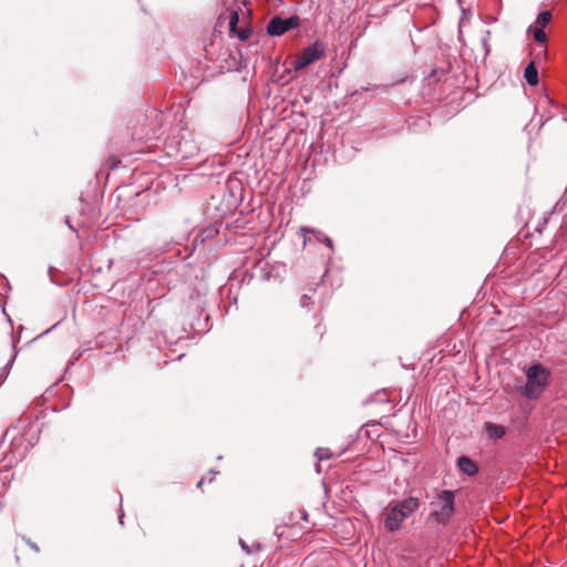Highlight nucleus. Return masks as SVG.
<instances>
[{
  "instance_id": "obj_4",
  "label": "nucleus",
  "mask_w": 567,
  "mask_h": 567,
  "mask_svg": "<svg viewBox=\"0 0 567 567\" xmlns=\"http://www.w3.org/2000/svg\"><path fill=\"white\" fill-rule=\"evenodd\" d=\"M420 506L416 497H406L393 505L384 518V527L388 532H396L401 524L410 517Z\"/></svg>"
},
{
  "instance_id": "obj_16",
  "label": "nucleus",
  "mask_w": 567,
  "mask_h": 567,
  "mask_svg": "<svg viewBox=\"0 0 567 567\" xmlns=\"http://www.w3.org/2000/svg\"><path fill=\"white\" fill-rule=\"evenodd\" d=\"M549 216H550V214H549L548 216H544V217H543L542 223H539V224L536 226L535 230H536L537 233H539V234H542V233H543V229L546 227V225H547V223H548V217H549Z\"/></svg>"
},
{
  "instance_id": "obj_5",
  "label": "nucleus",
  "mask_w": 567,
  "mask_h": 567,
  "mask_svg": "<svg viewBox=\"0 0 567 567\" xmlns=\"http://www.w3.org/2000/svg\"><path fill=\"white\" fill-rule=\"evenodd\" d=\"M299 24L300 19L298 16H291L286 19L275 16L267 23V33L271 37H279L289 30L298 28Z\"/></svg>"
},
{
  "instance_id": "obj_2",
  "label": "nucleus",
  "mask_w": 567,
  "mask_h": 567,
  "mask_svg": "<svg viewBox=\"0 0 567 567\" xmlns=\"http://www.w3.org/2000/svg\"><path fill=\"white\" fill-rule=\"evenodd\" d=\"M550 372L540 364H532L526 370V383L520 388V393L529 400L538 399L548 385Z\"/></svg>"
},
{
  "instance_id": "obj_12",
  "label": "nucleus",
  "mask_w": 567,
  "mask_h": 567,
  "mask_svg": "<svg viewBox=\"0 0 567 567\" xmlns=\"http://www.w3.org/2000/svg\"><path fill=\"white\" fill-rule=\"evenodd\" d=\"M544 28H536L535 31H534V39L539 42L540 44H544L547 40V35L545 33V31L543 30Z\"/></svg>"
},
{
  "instance_id": "obj_3",
  "label": "nucleus",
  "mask_w": 567,
  "mask_h": 567,
  "mask_svg": "<svg viewBox=\"0 0 567 567\" xmlns=\"http://www.w3.org/2000/svg\"><path fill=\"white\" fill-rule=\"evenodd\" d=\"M431 506L432 512L429 517L440 525H447L455 512V492L450 489L437 492Z\"/></svg>"
},
{
  "instance_id": "obj_18",
  "label": "nucleus",
  "mask_w": 567,
  "mask_h": 567,
  "mask_svg": "<svg viewBox=\"0 0 567 567\" xmlns=\"http://www.w3.org/2000/svg\"><path fill=\"white\" fill-rule=\"evenodd\" d=\"M25 540V543L37 553H39V547L35 543L31 542L30 539H27V538H23Z\"/></svg>"
},
{
  "instance_id": "obj_22",
  "label": "nucleus",
  "mask_w": 567,
  "mask_h": 567,
  "mask_svg": "<svg viewBox=\"0 0 567 567\" xmlns=\"http://www.w3.org/2000/svg\"><path fill=\"white\" fill-rule=\"evenodd\" d=\"M317 455H318V457H319L320 460H324V458H328V457H329L328 455H326V453H322V455H321V454H319V452H318V453H317Z\"/></svg>"
},
{
  "instance_id": "obj_15",
  "label": "nucleus",
  "mask_w": 567,
  "mask_h": 567,
  "mask_svg": "<svg viewBox=\"0 0 567 567\" xmlns=\"http://www.w3.org/2000/svg\"><path fill=\"white\" fill-rule=\"evenodd\" d=\"M300 233L301 235L303 236V243L306 244L307 240H308V234H317V231L315 229H310L308 227H300ZM319 235H321L319 231H318Z\"/></svg>"
},
{
  "instance_id": "obj_14",
  "label": "nucleus",
  "mask_w": 567,
  "mask_h": 567,
  "mask_svg": "<svg viewBox=\"0 0 567 567\" xmlns=\"http://www.w3.org/2000/svg\"><path fill=\"white\" fill-rule=\"evenodd\" d=\"M238 20H239V17H238V13L236 11H233L230 13V18H229V28L231 31L235 30L237 23H238Z\"/></svg>"
},
{
  "instance_id": "obj_1",
  "label": "nucleus",
  "mask_w": 567,
  "mask_h": 567,
  "mask_svg": "<svg viewBox=\"0 0 567 567\" xmlns=\"http://www.w3.org/2000/svg\"><path fill=\"white\" fill-rule=\"evenodd\" d=\"M0 450L10 463L18 462L25 457L29 443L25 441L20 420H17L16 423L11 424L6 430L0 442Z\"/></svg>"
},
{
  "instance_id": "obj_9",
  "label": "nucleus",
  "mask_w": 567,
  "mask_h": 567,
  "mask_svg": "<svg viewBox=\"0 0 567 567\" xmlns=\"http://www.w3.org/2000/svg\"><path fill=\"white\" fill-rule=\"evenodd\" d=\"M524 78L529 85H536L538 83V71L534 61L528 63L525 68Z\"/></svg>"
},
{
  "instance_id": "obj_24",
  "label": "nucleus",
  "mask_w": 567,
  "mask_h": 567,
  "mask_svg": "<svg viewBox=\"0 0 567 567\" xmlns=\"http://www.w3.org/2000/svg\"><path fill=\"white\" fill-rule=\"evenodd\" d=\"M540 53H542V54H545V53H546V49H545V47H542Z\"/></svg>"
},
{
  "instance_id": "obj_6",
  "label": "nucleus",
  "mask_w": 567,
  "mask_h": 567,
  "mask_svg": "<svg viewBox=\"0 0 567 567\" xmlns=\"http://www.w3.org/2000/svg\"><path fill=\"white\" fill-rule=\"evenodd\" d=\"M324 54V45L320 42H315L307 47L301 54L295 60V70H302L309 64L320 60Z\"/></svg>"
},
{
  "instance_id": "obj_20",
  "label": "nucleus",
  "mask_w": 567,
  "mask_h": 567,
  "mask_svg": "<svg viewBox=\"0 0 567 567\" xmlns=\"http://www.w3.org/2000/svg\"><path fill=\"white\" fill-rule=\"evenodd\" d=\"M7 375H8V371H7V367H4L2 370V373L0 375V385L2 384V382L7 378Z\"/></svg>"
},
{
  "instance_id": "obj_13",
  "label": "nucleus",
  "mask_w": 567,
  "mask_h": 567,
  "mask_svg": "<svg viewBox=\"0 0 567 567\" xmlns=\"http://www.w3.org/2000/svg\"><path fill=\"white\" fill-rule=\"evenodd\" d=\"M239 545H240L241 549L244 551H246L247 554H251V553L260 549V545L259 544L252 545L250 547L243 539H239Z\"/></svg>"
},
{
  "instance_id": "obj_10",
  "label": "nucleus",
  "mask_w": 567,
  "mask_h": 567,
  "mask_svg": "<svg viewBox=\"0 0 567 567\" xmlns=\"http://www.w3.org/2000/svg\"><path fill=\"white\" fill-rule=\"evenodd\" d=\"M317 292V288H309L307 292H305L300 298V306L308 310L313 306V297Z\"/></svg>"
},
{
  "instance_id": "obj_17",
  "label": "nucleus",
  "mask_w": 567,
  "mask_h": 567,
  "mask_svg": "<svg viewBox=\"0 0 567 567\" xmlns=\"http://www.w3.org/2000/svg\"><path fill=\"white\" fill-rule=\"evenodd\" d=\"M491 31H486V37L483 39V45L485 49L486 54L489 53V44H488V38H489Z\"/></svg>"
},
{
  "instance_id": "obj_19",
  "label": "nucleus",
  "mask_w": 567,
  "mask_h": 567,
  "mask_svg": "<svg viewBox=\"0 0 567 567\" xmlns=\"http://www.w3.org/2000/svg\"><path fill=\"white\" fill-rule=\"evenodd\" d=\"M250 31L249 30H243L240 33H239V38L241 40H247L248 39V35H249Z\"/></svg>"
},
{
  "instance_id": "obj_8",
  "label": "nucleus",
  "mask_w": 567,
  "mask_h": 567,
  "mask_svg": "<svg viewBox=\"0 0 567 567\" xmlns=\"http://www.w3.org/2000/svg\"><path fill=\"white\" fill-rule=\"evenodd\" d=\"M485 430L489 439L498 440L505 435V427L499 424H495L492 422L485 423Z\"/></svg>"
},
{
  "instance_id": "obj_23",
  "label": "nucleus",
  "mask_w": 567,
  "mask_h": 567,
  "mask_svg": "<svg viewBox=\"0 0 567 567\" xmlns=\"http://www.w3.org/2000/svg\"><path fill=\"white\" fill-rule=\"evenodd\" d=\"M317 455H318V457H319L320 460H324V458H328V457H329L328 455H326V453H322V455H321V454H319V452H318V453H317Z\"/></svg>"
},
{
  "instance_id": "obj_11",
  "label": "nucleus",
  "mask_w": 567,
  "mask_h": 567,
  "mask_svg": "<svg viewBox=\"0 0 567 567\" xmlns=\"http://www.w3.org/2000/svg\"><path fill=\"white\" fill-rule=\"evenodd\" d=\"M551 20L550 11H543L537 16L536 24L538 28H545Z\"/></svg>"
},
{
  "instance_id": "obj_7",
  "label": "nucleus",
  "mask_w": 567,
  "mask_h": 567,
  "mask_svg": "<svg viewBox=\"0 0 567 567\" xmlns=\"http://www.w3.org/2000/svg\"><path fill=\"white\" fill-rule=\"evenodd\" d=\"M457 465H458L460 471L463 474H466L468 476H473L478 472L477 464L473 460H471L468 456L458 457Z\"/></svg>"
},
{
  "instance_id": "obj_21",
  "label": "nucleus",
  "mask_w": 567,
  "mask_h": 567,
  "mask_svg": "<svg viewBox=\"0 0 567 567\" xmlns=\"http://www.w3.org/2000/svg\"><path fill=\"white\" fill-rule=\"evenodd\" d=\"M324 243L327 244L328 247L332 248V240L329 237L324 238Z\"/></svg>"
}]
</instances>
